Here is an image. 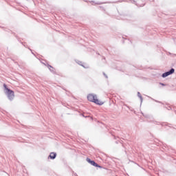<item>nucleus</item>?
<instances>
[{"mask_svg":"<svg viewBox=\"0 0 176 176\" xmlns=\"http://www.w3.org/2000/svg\"><path fill=\"white\" fill-rule=\"evenodd\" d=\"M3 87H4L5 94H6L8 100L12 101V100H13V98H14V91H13L10 89L8 88V86H6V84L3 85Z\"/></svg>","mask_w":176,"mask_h":176,"instance_id":"obj_1","label":"nucleus"},{"mask_svg":"<svg viewBox=\"0 0 176 176\" xmlns=\"http://www.w3.org/2000/svg\"><path fill=\"white\" fill-rule=\"evenodd\" d=\"M87 99L89 101H91V102H94L95 104H97V105H102L104 104L103 102H101L100 100L97 99V95H94L93 94H89L87 96Z\"/></svg>","mask_w":176,"mask_h":176,"instance_id":"obj_2","label":"nucleus"},{"mask_svg":"<svg viewBox=\"0 0 176 176\" xmlns=\"http://www.w3.org/2000/svg\"><path fill=\"white\" fill-rule=\"evenodd\" d=\"M174 72H175V69H174V68H172L170 71L162 74V76L163 78H167V76H170V75H173Z\"/></svg>","mask_w":176,"mask_h":176,"instance_id":"obj_3","label":"nucleus"},{"mask_svg":"<svg viewBox=\"0 0 176 176\" xmlns=\"http://www.w3.org/2000/svg\"><path fill=\"white\" fill-rule=\"evenodd\" d=\"M56 156H57V154H56V153H51L50 155V159H56Z\"/></svg>","mask_w":176,"mask_h":176,"instance_id":"obj_4","label":"nucleus"},{"mask_svg":"<svg viewBox=\"0 0 176 176\" xmlns=\"http://www.w3.org/2000/svg\"><path fill=\"white\" fill-rule=\"evenodd\" d=\"M87 162H88V163L91 164V166H93V164H96V162L94 161H91V160H90V158H87Z\"/></svg>","mask_w":176,"mask_h":176,"instance_id":"obj_5","label":"nucleus"},{"mask_svg":"<svg viewBox=\"0 0 176 176\" xmlns=\"http://www.w3.org/2000/svg\"><path fill=\"white\" fill-rule=\"evenodd\" d=\"M138 97L140 98L141 102H142V96H141V94L140 92H138Z\"/></svg>","mask_w":176,"mask_h":176,"instance_id":"obj_6","label":"nucleus"},{"mask_svg":"<svg viewBox=\"0 0 176 176\" xmlns=\"http://www.w3.org/2000/svg\"><path fill=\"white\" fill-rule=\"evenodd\" d=\"M92 166H94L95 167H100V168H101V166H98V165L97 164V163H96V162H95V164H92Z\"/></svg>","mask_w":176,"mask_h":176,"instance_id":"obj_7","label":"nucleus"},{"mask_svg":"<svg viewBox=\"0 0 176 176\" xmlns=\"http://www.w3.org/2000/svg\"><path fill=\"white\" fill-rule=\"evenodd\" d=\"M48 68H49V69H50V71H53V69H53V67H52V66H49Z\"/></svg>","mask_w":176,"mask_h":176,"instance_id":"obj_8","label":"nucleus"},{"mask_svg":"<svg viewBox=\"0 0 176 176\" xmlns=\"http://www.w3.org/2000/svg\"><path fill=\"white\" fill-rule=\"evenodd\" d=\"M160 85H161L162 86H164V83H160Z\"/></svg>","mask_w":176,"mask_h":176,"instance_id":"obj_9","label":"nucleus"},{"mask_svg":"<svg viewBox=\"0 0 176 176\" xmlns=\"http://www.w3.org/2000/svg\"><path fill=\"white\" fill-rule=\"evenodd\" d=\"M104 76H105L106 78H108V76H107V75H105V74H104Z\"/></svg>","mask_w":176,"mask_h":176,"instance_id":"obj_10","label":"nucleus"},{"mask_svg":"<svg viewBox=\"0 0 176 176\" xmlns=\"http://www.w3.org/2000/svg\"><path fill=\"white\" fill-rule=\"evenodd\" d=\"M82 63V62H80V63H78V64L80 65V64Z\"/></svg>","mask_w":176,"mask_h":176,"instance_id":"obj_11","label":"nucleus"},{"mask_svg":"<svg viewBox=\"0 0 176 176\" xmlns=\"http://www.w3.org/2000/svg\"><path fill=\"white\" fill-rule=\"evenodd\" d=\"M82 65V67H84V68H85V66H83V65Z\"/></svg>","mask_w":176,"mask_h":176,"instance_id":"obj_12","label":"nucleus"}]
</instances>
